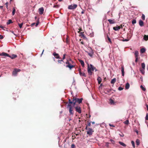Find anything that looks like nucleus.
Segmentation results:
<instances>
[{
    "label": "nucleus",
    "mask_w": 148,
    "mask_h": 148,
    "mask_svg": "<svg viewBox=\"0 0 148 148\" xmlns=\"http://www.w3.org/2000/svg\"><path fill=\"white\" fill-rule=\"evenodd\" d=\"M88 73L90 75H91L92 74V71H93L94 69H95V67H94L92 65L90 64V65L88 63Z\"/></svg>",
    "instance_id": "nucleus-1"
},
{
    "label": "nucleus",
    "mask_w": 148,
    "mask_h": 148,
    "mask_svg": "<svg viewBox=\"0 0 148 148\" xmlns=\"http://www.w3.org/2000/svg\"><path fill=\"white\" fill-rule=\"evenodd\" d=\"M69 61L72 62L71 59H70L69 60H67L66 61V63L67 64V65L66 66V67L69 68L70 69H71L72 68H73L74 66L70 64Z\"/></svg>",
    "instance_id": "nucleus-2"
},
{
    "label": "nucleus",
    "mask_w": 148,
    "mask_h": 148,
    "mask_svg": "<svg viewBox=\"0 0 148 148\" xmlns=\"http://www.w3.org/2000/svg\"><path fill=\"white\" fill-rule=\"evenodd\" d=\"M75 100L76 102H77L79 104H80L82 103V101L83 100V98L79 99L73 97V100Z\"/></svg>",
    "instance_id": "nucleus-3"
},
{
    "label": "nucleus",
    "mask_w": 148,
    "mask_h": 148,
    "mask_svg": "<svg viewBox=\"0 0 148 148\" xmlns=\"http://www.w3.org/2000/svg\"><path fill=\"white\" fill-rule=\"evenodd\" d=\"M94 131L92 128H88V130L87 131V134L90 136L92 135Z\"/></svg>",
    "instance_id": "nucleus-4"
},
{
    "label": "nucleus",
    "mask_w": 148,
    "mask_h": 148,
    "mask_svg": "<svg viewBox=\"0 0 148 148\" xmlns=\"http://www.w3.org/2000/svg\"><path fill=\"white\" fill-rule=\"evenodd\" d=\"M21 71L20 69H14L12 72V75L14 76H16L17 73Z\"/></svg>",
    "instance_id": "nucleus-5"
},
{
    "label": "nucleus",
    "mask_w": 148,
    "mask_h": 148,
    "mask_svg": "<svg viewBox=\"0 0 148 148\" xmlns=\"http://www.w3.org/2000/svg\"><path fill=\"white\" fill-rule=\"evenodd\" d=\"M77 7V5L74 4L73 5H70L68 6V8L70 10H73L75 9Z\"/></svg>",
    "instance_id": "nucleus-6"
},
{
    "label": "nucleus",
    "mask_w": 148,
    "mask_h": 148,
    "mask_svg": "<svg viewBox=\"0 0 148 148\" xmlns=\"http://www.w3.org/2000/svg\"><path fill=\"white\" fill-rule=\"evenodd\" d=\"M76 111L79 113L80 114L81 113V110L80 107L78 106L75 107Z\"/></svg>",
    "instance_id": "nucleus-7"
},
{
    "label": "nucleus",
    "mask_w": 148,
    "mask_h": 148,
    "mask_svg": "<svg viewBox=\"0 0 148 148\" xmlns=\"http://www.w3.org/2000/svg\"><path fill=\"white\" fill-rule=\"evenodd\" d=\"M44 9L43 7H41L38 9V12L40 14H42L44 13Z\"/></svg>",
    "instance_id": "nucleus-8"
},
{
    "label": "nucleus",
    "mask_w": 148,
    "mask_h": 148,
    "mask_svg": "<svg viewBox=\"0 0 148 148\" xmlns=\"http://www.w3.org/2000/svg\"><path fill=\"white\" fill-rule=\"evenodd\" d=\"M53 55L54 56L55 58L56 59H60V56L58 53H57L56 52H54L53 53Z\"/></svg>",
    "instance_id": "nucleus-9"
},
{
    "label": "nucleus",
    "mask_w": 148,
    "mask_h": 148,
    "mask_svg": "<svg viewBox=\"0 0 148 148\" xmlns=\"http://www.w3.org/2000/svg\"><path fill=\"white\" fill-rule=\"evenodd\" d=\"M109 103L110 104L115 105L116 102H115L114 100L111 99H109Z\"/></svg>",
    "instance_id": "nucleus-10"
},
{
    "label": "nucleus",
    "mask_w": 148,
    "mask_h": 148,
    "mask_svg": "<svg viewBox=\"0 0 148 148\" xmlns=\"http://www.w3.org/2000/svg\"><path fill=\"white\" fill-rule=\"evenodd\" d=\"M78 71L79 73V75L81 76H84L85 77H86V75L85 73H82L81 71V69H78Z\"/></svg>",
    "instance_id": "nucleus-11"
},
{
    "label": "nucleus",
    "mask_w": 148,
    "mask_h": 148,
    "mask_svg": "<svg viewBox=\"0 0 148 148\" xmlns=\"http://www.w3.org/2000/svg\"><path fill=\"white\" fill-rule=\"evenodd\" d=\"M87 53L91 57H92L93 55L94 54V52L91 49V51L90 53L88 52V51H86Z\"/></svg>",
    "instance_id": "nucleus-12"
},
{
    "label": "nucleus",
    "mask_w": 148,
    "mask_h": 148,
    "mask_svg": "<svg viewBox=\"0 0 148 148\" xmlns=\"http://www.w3.org/2000/svg\"><path fill=\"white\" fill-rule=\"evenodd\" d=\"M0 56H9V55L6 53L2 52L0 53Z\"/></svg>",
    "instance_id": "nucleus-13"
},
{
    "label": "nucleus",
    "mask_w": 148,
    "mask_h": 148,
    "mask_svg": "<svg viewBox=\"0 0 148 148\" xmlns=\"http://www.w3.org/2000/svg\"><path fill=\"white\" fill-rule=\"evenodd\" d=\"M121 71L122 72V76H124V67L123 66H122L121 68Z\"/></svg>",
    "instance_id": "nucleus-14"
},
{
    "label": "nucleus",
    "mask_w": 148,
    "mask_h": 148,
    "mask_svg": "<svg viewBox=\"0 0 148 148\" xmlns=\"http://www.w3.org/2000/svg\"><path fill=\"white\" fill-rule=\"evenodd\" d=\"M69 112L70 115H73L74 114V112L73 110V108L69 109Z\"/></svg>",
    "instance_id": "nucleus-15"
},
{
    "label": "nucleus",
    "mask_w": 148,
    "mask_h": 148,
    "mask_svg": "<svg viewBox=\"0 0 148 148\" xmlns=\"http://www.w3.org/2000/svg\"><path fill=\"white\" fill-rule=\"evenodd\" d=\"M39 23V20H37V23H33L31 24V26H34V25L36 24V26L37 27L38 26V25Z\"/></svg>",
    "instance_id": "nucleus-16"
},
{
    "label": "nucleus",
    "mask_w": 148,
    "mask_h": 148,
    "mask_svg": "<svg viewBox=\"0 0 148 148\" xmlns=\"http://www.w3.org/2000/svg\"><path fill=\"white\" fill-rule=\"evenodd\" d=\"M97 80L98 81V84H100L102 81V79L101 77L99 76L97 78Z\"/></svg>",
    "instance_id": "nucleus-17"
},
{
    "label": "nucleus",
    "mask_w": 148,
    "mask_h": 148,
    "mask_svg": "<svg viewBox=\"0 0 148 148\" xmlns=\"http://www.w3.org/2000/svg\"><path fill=\"white\" fill-rule=\"evenodd\" d=\"M108 21L109 22V23L110 24H114L115 23L114 20H111L109 19L108 20Z\"/></svg>",
    "instance_id": "nucleus-18"
},
{
    "label": "nucleus",
    "mask_w": 148,
    "mask_h": 148,
    "mask_svg": "<svg viewBox=\"0 0 148 148\" xmlns=\"http://www.w3.org/2000/svg\"><path fill=\"white\" fill-rule=\"evenodd\" d=\"M113 29L115 31H118L120 29V27L119 26H116L113 27Z\"/></svg>",
    "instance_id": "nucleus-19"
},
{
    "label": "nucleus",
    "mask_w": 148,
    "mask_h": 148,
    "mask_svg": "<svg viewBox=\"0 0 148 148\" xmlns=\"http://www.w3.org/2000/svg\"><path fill=\"white\" fill-rule=\"evenodd\" d=\"M9 57L10 58L12 59H13L16 58L17 57V56L16 55L13 54L11 56L9 55Z\"/></svg>",
    "instance_id": "nucleus-20"
},
{
    "label": "nucleus",
    "mask_w": 148,
    "mask_h": 148,
    "mask_svg": "<svg viewBox=\"0 0 148 148\" xmlns=\"http://www.w3.org/2000/svg\"><path fill=\"white\" fill-rule=\"evenodd\" d=\"M79 62L80 63V64H81V65H82V66L83 67H84V62L82 60H79Z\"/></svg>",
    "instance_id": "nucleus-21"
},
{
    "label": "nucleus",
    "mask_w": 148,
    "mask_h": 148,
    "mask_svg": "<svg viewBox=\"0 0 148 148\" xmlns=\"http://www.w3.org/2000/svg\"><path fill=\"white\" fill-rule=\"evenodd\" d=\"M139 25L141 26H143V25H144L143 22V21H142L141 20H140L139 21Z\"/></svg>",
    "instance_id": "nucleus-22"
},
{
    "label": "nucleus",
    "mask_w": 148,
    "mask_h": 148,
    "mask_svg": "<svg viewBox=\"0 0 148 148\" xmlns=\"http://www.w3.org/2000/svg\"><path fill=\"white\" fill-rule=\"evenodd\" d=\"M134 55L135 58H138V51H135Z\"/></svg>",
    "instance_id": "nucleus-23"
},
{
    "label": "nucleus",
    "mask_w": 148,
    "mask_h": 148,
    "mask_svg": "<svg viewBox=\"0 0 148 148\" xmlns=\"http://www.w3.org/2000/svg\"><path fill=\"white\" fill-rule=\"evenodd\" d=\"M116 78H114L112 79L111 81V83L112 84H114L116 82Z\"/></svg>",
    "instance_id": "nucleus-24"
},
{
    "label": "nucleus",
    "mask_w": 148,
    "mask_h": 148,
    "mask_svg": "<svg viewBox=\"0 0 148 148\" xmlns=\"http://www.w3.org/2000/svg\"><path fill=\"white\" fill-rule=\"evenodd\" d=\"M130 87V84L128 83H127L125 85V88L126 89H128Z\"/></svg>",
    "instance_id": "nucleus-25"
},
{
    "label": "nucleus",
    "mask_w": 148,
    "mask_h": 148,
    "mask_svg": "<svg viewBox=\"0 0 148 148\" xmlns=\"http://www.w3.org/2000/svg\"><path fill=\"white\" fill-rule=\"evenodd\" d=\"M143 39L146 41L148 40V35H145L144 36Z\"/></svg>",
    "instance_id": "nucleus-26"
},
{
    "label": "nucleus",
    "mask_w": 148,
    "mask_h": 148,
    "mask_svg": "<svg viewBox=\"0 0 148 148\" xmlns=\"http://www.w3.org/2000/svg\"><path fill=\"white\" fill-rule=\"evenodd\" d=\"M145 51V49L144 48H143L140 49V52L142 53H144Z\"/></svg>",
    "instance_id": "nucleus-27"
},
{
    "label": "nucleus",
    "mask_w": 148,
    "mask_h": 148,
    "mask_svg": "<svg viewBox=\"0 0 148 148\" xmlns=\"http://www.w3.org/2000/svg\"><path fill=\"white\" fill-rule=\"evenodd\" d=\"M145 69H140V71H141L142 73L144 75L145 73Z\"/></svg>",
    "instance_id": "nucleus-28"
},
{
    "label": "nucleus",
    "mask_w": 148,
    "mask_h": 148,
    "mask_svg": "<svg viewBox=\"0 0 148 148\" xmlns=\"http://www.w3.org/2000/svg\"><path fill=\"white\" fill-rule=\"evenodd\" d=\"M123 123L126 125H128L129 124V121L128 120H127L123 122Z\"/></svg>",
    "instance_id": "nucleus-29"
},
{
    "label": "nucleus",
    "mask_w": 148,
    "mask_h": 148,
    "mask_svg": "<svg viewBox=\"0 0 148 148\" xmlns=\"http://www.w3.org/2000/svg\"><path fill=\"white\" fill-rule=\"evenodd\" d=\"M119 143L121 145H122L123 146V147H126V145L124 144V143H123V142H119Z\"/></svg>",
    "instance_id": "nucleus-30"
},
{
    "label": "nucleus",
    "mask_w": 148,
    "mask_h": 148,
    "mask_svg": "<svg viewBox=\"0 0 148 148\" xmlns=\"http://www.w3.org/2000/svg\"><path fill=\"white\" fill-rule=\"evenodd\" d=\"M141 65L142 69H145V63H142Z\"/></svg>",
    "instance_id": "nucleus-31"
},
{
    "label": "nucleus",
    "mask_w": 148,
    "mask_h": 148,
    "mask_svg": "<svg viewBox=\"0 0 148 148\" xmlns=\"http://www.w3.org/2000/svg\"><path fill=\"white\" fill-rule=\"evenodd\" d=\"M12 23V21L11 19H10L8 21L7 23V24L9 25Z\"/></svg>",
    "instance_id": "nucleus-32"
},
{
    "label": "nucleus",
    "mask_w": 148,
    "mask_h": 148,
    "mask_svg": "<svg viewBox=\"0 0 148 148\" xmlns=\"http://www.w3.org/2000/svg\"><path fill=\"white\" fill-rule=\"evenodd\" d=\"M140 88H141V89L144 91H145L146 90V89L143 86L141 85L140 86Z\"/></svg>",
    "instance_id": "nucleus-33"
},
{
    "label": "nucleus",
    "mask_w": 148,
    "mask_h": 148,
    "mask_svg": "<svg viewBox=\"0 0 148 148\" xmlns=\"http://www.w3.org/2000/svg\"><path fill=\"white\" fill-rule=\"evenodd\" d=\"M16 12V10L14 8H13V11L12 12V15H14L15 13V12Z\"/></svg>",
    "instance_id": "nucleus-34"
},
{
    "label": "nucleus",
    "mask_w": 148,
    "mask_h": 148,
    "mask_svg": "<svg viewBox=\"0 0 148 148\" xmlns=\"http://www.w3.org/2000/svg\"><path fill=\"white\" fill-rule=\"evenodd\" d=\"M136 145H139L140 144V141H139V140L138 139H137L136 140Z\"/></svg>",
    "instance_id": "nucleus-35"
},
{
    "label": "nucleus",
    "mask_w": 148,
    "mask_h": 148,
    "mask_svg": "<svg viewBox=\"0 0 148 148\" xmlns=\"http://www.w3.org/2000/svg\"><path fill=\"white\" fill-rule=\"evenodd\" d=\"M67 106L69 108V109L72 108L73 107L71 105V104L68 103Z\"/></svg>",
    "instance_id": "nucleus-36"
},
{
    "label": "nucleus",
    "mask_w": 148,
    "mask_h": 148,
    "mask_svg": "<svg viewBox=\"0 0 148 148\" xmlns=\"http://www.w3.org/2000/svg\"><path fill=\"white\" fill-rule=\"evenodd\" d=\"M107 39H108V40L109 42L110 43H112V42L111 41V39H110V38L109 37L108 35L107 36Z\"/></svg>",
    "instance_id": "nucleus-37"
},
{
    "label": "nucleus",
    "mask_w": 148,
    "mask_h": 148,
    "mask_svg": "<svg viewBox=\"0 0 148 148\" xmlns=\"http://www.w3.org/2000/svg\"><path fill=\"white\" fill-rule=\"evenodd\" d=\"M106 146L107 147H109V145L110 144V143H108V142H106Z\"/></svg>",
    "instance_id": "nucleus-38"
},
{
    "label": "nucleus",
    "mask_w": 148,
    "mask_h": 148,
    "mask_svg": "<svg viewBox=\"0 0 148 148\" xmlns=\"http://www.w3.org/2000/svg\"><path fill=\"white\" fill-rule=\"evenodd\" d=\"M141 18H142V19L143 20H144L145 19V15L144 14H143L142 15Z\"/></svg>",
    "instance_id": "nucleus-39"
},
{
    "label": "nucleus",
    "mask_w": 148,
    "mask_h": 148,
    "mask_svg": "<svg viewBox=\"0 0 148 148\" xmlns=\"http://www.w3.org/2000/svg\"><path fill=\"white\" fill-rule=\"evenodd\" d=\"M84 32H80V34L81 36H82L84 38L85 37V36L84 35Z\"/></svg>",
    "instance_id": "nucleus-40"
},
{
    "label": "nucleus",
    "mask_w": 148,
    "mask_h": 148,
    "mask_svg": "<svg viewBox=\"0 0 148 148\" xmlns=\"http://www.w3.org/2000/svg\"><path fill=\"white\" fill-rule=\"evenodd\" d=\"M131 143H132V146H133V147L134 148H135V143H134V142L133 141H131Z\"/></svg>",
    "instance_id": "nucleus-41"
},
{
    "label": "nucleus",
    "mask_w": 148,
    "mask_h": 148,
    "mask_svg": "<svg viewBox=\"0 0 148 148\" xmlns=\"http://www.w3.org/2000/svg\"><path fill=\"white\" fill-rule=\"evenodd\" d=\"M23 23L21 24H19V23L18 24L19 27L20 28H21L22 27L23 25Z\"/></svg>",
    "instance_id": "nucleus-42"
},
{
    "label": "nucleus",
    "mask_w": 148,
    "mask_h": 148,
    "mask_svg": "<svg viewBox=\"0 0 148 148\" xmlns=\"http://www.w3.org/2000/svg\"><path fill=\"white\" fill-rule=\"evenodd\" d=\"M136 23V20L135 19H133L132 21V23L133 24H134Z\"/></svg>",
    "instance_id": "nucleus-43"
},
{
    "label": "nucleus",
    "mask_w": 148,
    "mask_h": 148,
    "mask_svg": "<svg viewBox=\"0 0 148 148\" xmlns=\"http://www.w3.org/2000/svg\"><path fill=\"white\" fill-rule=\"evenodd\" d=\"M76 102L75 101V100H73V98L72 99V103L73 104V106H74L75 105V104Z\"/></svg>",
    "instance_id": "nucleus-44"
},
{
    "label": "nucleus",
    "mask_w": 148,
    "mask_h": 148,
    "mask_svg": "<svg viewBox=\"0 0 148 148\" xmlns=\"http://www.w3.org/2000/svg\"><path fill=\"white\" fill-rule=\"evenodd\" d=\"M58 63H60V64H61L62 63V62H63V60H58Z\"/></svg>",
    "instance_id": "nucleus-45"
},
{
    "label": "nucleus",
    "mask_w": 148,
    "mask_h": 148,
    "mask_svg": "<svg viewBox=\"0 0 148 148\" xmlns=\"http://www.w3.org/2000/svg\"><path fill=\"white\" fill-rule=\"evenodd\" d=\"M71 148H75V147L74 144H72L71 145Z\"/></svg>",
    "instance_id": "nucleus-46"
},
{
    "label": "nucleus",
    "mask_w": 148,
    "mask_h": 148,
    "mask_svg": "<svg viewBox=\"0 0 148 148\" xmlns=\"http://www.w3.org/2000/svg\"><path fill=\"white\" fill-rule=\"evenodd\" d=\"M66 54H64L63 55V58H62V60H63L65 58V56H66Z\"/></svg>",
    "instance_id": "nucleus-47"
},
{
    "label": "nucleus",
    "mask_w": 148,
    "mask_h": 148,
    "mask_svg": "<svg viewBox=\"0 0 148 148\" xmlns=\"http://www.w3.org/2000/svg\"><path fill=\"white\" fill-rule=\"evenodd\" d=\"M145 120H148V113H147L145 117Z\"/></svg>",
    "instance_id": "nucleus-48"
},
{
    "label": "nucleus",
    "mask_w": 148,
    "mask_h": 148,
    "mask_svg": "<svg viewBox=\"0 0 148 148\" xmlns=\"http://www.w3.org/2000/svg\"><path fill=\"white\" fill-rule=\"evenodd\" d=\"M87 123H88V125H88V126H90L91 125V123H90V121H87Z\"/></svg>",
    "instance_id": "nucleus-49"
},
{
    "label": "nucleus",
    "mask_w": 148,
    "mask_h": 148,
    "mask_svg": "<svg viewBox=\"0 0 148 148\" xmlns=\"http://www.w3.org/2000/svg\"><path fill=\"white\" fill-rule=\"evenodd\" d=\"M70 104L72 103V101H71V100L70 99H69V103Z\"/></svg>",
    "instance_id": "nucleus-50"
},
{
    "label": "nucleus",
    "mask_w": 148,
    "mask_h": 148,
    "mask_svg": "<svg viewBox=\"0 0 148 148\" xmlns=\"http://www.w3.org/2000/svg\"><path fill=\"white\" fill-rule=\"evenodd\" d=\"M123 88L121 87H120L118 88V90H123Z\"/></svg>",
    "instance_id": "nucleus-51"
},
{
    "label": "nucleus",
    "mask_w": 148,
    "mask_h": 148,
    "mask_svg": "<svg viewBox=\"0 0 148 148\" xmlns=\"http://www.w3.org/2000/svg\"><path fill=\"white\" fill-rule=\"evenodd\" d=\"M59 7V6L58 5H54L53 7V8H58Z\"/></svg>",
    "instance_id": "nucleus-52"
},
{
    "label": "nucleus",
    "mask_w": 148,
    "mask_h": 148,
    "mask_svg": "<svg viewBox=\"0 0 148 148\" xmlns=\"http://www.w3.org/2000/svg\"><path fill=\"white\" fill-rule=\"evenodd\" d=\"M5 5H6V8L7 9H8V2H7L6 3H5Z\"/></svg>",
    "instance_id": "nucleus-53"
},
{
    "label": "nucleus",
    "mask_w": 148,
    "mask_h": 148,
    "mask_svg": "<svg viewBox=\"0 0 148 148\" xmlns=\"http://www.w3.org/2000/svg\"><path fill=\"white\" fill-rule=\"evenodd\" d=\"M110 141L113 144H114V141L112 139H110Z\"/></svg>",
    "instance_id": "nucleus-54"
},
{
    "label": "nucleus",
    "mask_w": 148,
    "mask_h": 148,
    "mask_svg": "<svg viewBox=\"0 0 148 148\" xmlns=\"http://www.w3.org/2000/svg\"><path fill=\"white\" fill-rule=\"evenodd\" d=\"M3 38V36L2 35H0V39H2Z\"/></svg>",
    "instance_id": "nucleus-55"
},
{
    "label": "nucleus",
    "mask_w": 148,
    "mask_h": 148,
    "mask_svg": "<svg viewBox=\"0 0 148 148\" xmlns=\"http://www.w3.org/2000/svg\"><path fill=\"white\" fill-rule=\"evenodd\" d=\"M129 40V39H125L124 40H123V41H128Z\"/></svg>",
    "instance_id": "nucleus-56"
},
{
    "label": "nucleus",
    "mask_w": 148,
    "mask_h": 148,
    "mask_svg": "<svg viewBox=\"0 0 148 148\" xmlns=\"http://www.w3.org/2000/svg\"><path fill=\"white\" fill-rule=\"evenodd\" d=\"M119 135L121 136L122 137H123L124 136V134L123 133H122V134H119Z\"/></svg>",
    "instance_id": "nucleus-57"
},
{
    "label": "nucleus",
    "mask_w": 148,
    "mask_h": 148,
    "mask_svg": "<svg viewBox=\"0 0 148 148\" xmlns=\"http://www.w3.org/2000/svg\"><path fill=\"white\" fill-rule=\"evenodd\" d=\"M109 125L110 126H111V127H115V126H114V125H112V124H109Z\"/></svg>",
    "instance_id": "nucleus-58"
},
{
    "label": "nucleus",
    "mask_w": 148,
    "mask_h": 148,
    "mask_svg": "<svg viewBox=\"0 0 148 148\" xmlns=\"http://www.w3.org/2000/svg\"><path fill=\"white\" fill-rule=\"evenodd\" d=\"M66 42L67 43H68L69 42V41L67 38H66Z\"/></svg>",
    "instance_id": "nucleus-59"
},
{
    "label": "nucleus",
    "mask_w": 148,
    "mask_h": 148,
    "mask_svg": "<svg viewBox=\"0 0 148 148\" xmlns=\"http://www.w3.org/2000/svg\"><path fill=\"white\" fill-rule=\"evenodd\" d=\"M136 60L135 61L136 62H137L138 61V58H135Z\"/></svg>",
    "instance_id": "nucleus-60"
},
{
    "label": "nucleus",
    "mask_w": 148,
    "mask_h": 148,
    "mask_svg": "<svg viewBox=\"0 0 148 148\" xmlns=\"http://www.w3.org/2000/svg\"><path fill=\"white\" fill-rule=\"evenodd\" d=\"M88 125H86V127L85 129L88 130Z\"/></svg>",
    "instance_id": "nucleus-61"
},
{
    "label": "nucleus",
    "mask_w": 148,
    "mask_h": 148,
    "mask_svg": "<svg viewBox=\"0 0 148 148\" xmlns=\"http://www.w3.org/2000/svg\"><path fill=\"white\" fill-rule=\"evenodd\" d=\"M119 26L120 27V29L121 28H123V25H120V26Z\"/></svg>",
    "instance_id": "nucleus-62"
},
{
    "label": "nucleus",
    "mask_w": 148,
    "mask_h": 148,
    "mask_svg": "<svg viewBox=\"0 0 148 148\" xmlns=\"http://www.w3.org/2000/svg\"><path fill=\"white\" fill-rule=\"evenodd\" d=\"M84 13V10H83L81 12V14H83Z\"/></svg>",
    "instance_id": "nucleus-63"
},
{
    "label": "nucleus",
    "mask_w": 148,
    "mask_h": 148,
    "mask_svg": "<svg viewBox=\"0 0 148 148\" xmlns=\"http://www.w3.org/2000/svg\"><path fill=\"white\" fill-rule=\"evenodd\" d=\"M146 107L147 108V110L148 111V105L147 104H146Z\"/></svg>",
    "instance_id": "nucleus-64"
}]
</instances>
